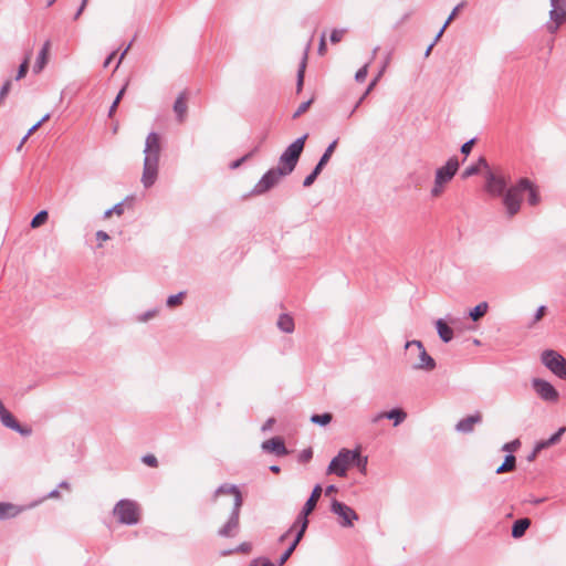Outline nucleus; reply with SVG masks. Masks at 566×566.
<instances>
[{
	"instance_id": "obj_1",
	"label": "nucleus",
	"mask_w": 566,
	"mask_h": 566,
	"mask_svg": "<svg viewBox=\"0 0 566 566\" xmlns=\"http://www.w3.org/2000/svg\"><path fill=\"white\" fill-rule=\"evenodd\" d=\"M509 180L501 171L488 169L485 172L484 190L491 197H503V205L509 217H513L520 211L523 195L526 190H531V180L521 178L520 181L507 187Z\"/></svg>"
},
{
	"instance_id": "obj_2",
	"label": "nucleus",
	"mask_w": 566,
	"mask_h": 566,
	"mask_svg": "<svg viewBox=\"0 0 566 566\" xmlns=\"http://www.w3.org/2000/svg\"><path fill=\"white\" fill-rule=\"evenodd\" d=\"M368 458L361 455L358 448L354 450L342 449L336 457L332 459L327 468V473L336 474L337 476H346L347 468L349 465L356 467L360 473L367 472Z\"/></svg>"
},
{
	"instance_id": "obj_3",
	"label": "nucleus",
	"mask_w": 566,
	"mask_h": 566,
	"mask_svg": "<svg viewBox=\"0 0 566 566\" xmlns=\"http://www.w3.org/2000/svg\"><path fill=\"white\" fill-rule=\"evenodd\" d=\"M307 137L308 134H304L303 136L296 138L284 149V151L279 157V164L276 168L281 170V172H283L285 176H289L294 171L304 150Z\"/></svg>"
},
{
	"instance_id": "obj_4",
	"label": "nucleus",
	"mask_w": 566,
	"mask_h": 566,
	"mask_svg": "<svg viewBox=\"0 0 566 566\" xmlns=\"http://www.w3.org/2000/svg\"><path fill=\"white\" fill-rule=\"evenodd\" d=\"M539 360L555 376L566 380V358L553 349L541 353Z\"/></svg>"
},
{
	"instance_id": "obj_5",
	"label": "nucleus",
	"mask_w": 566,
	"mask_h": 566,
	"mask_svg": "<svg viewBox=\"0 0 566 566\" xmlns=\"http://www.w3.org/2000/svg\"><path fill=\"white\" fill-rule=\"evenodd\" d=\"M113 513L120 524L135 525L139 521L137 505L132 500L118 501L114 506Z\"/></svg>"
},
{
	"instance_id": "obj_6",
	"label": "nucleus",
	"mask_w": 566,
	"mask_h": 566,
	"mask_svg": "<svg viewBox=\"0 0 566 566\" xmlns=\"http://www.w3.org/2000/svg\"><path fill=\"white\" fill-rule=\"evenodd\" d=\"M416 346L419 350L418 360L411 365L413 370L431 371L437 367L436 360L427 353L421 340H408L405 344V349L408 350L410 347Z\"/></svg>"
},
{
	"instance_id": "obj_7",
	"label": "nucleus",
	"mask_w": 566,
	"mask_h": 566,
	"mask_svg": "<svg viewBox=\"0 0 566 566\" xmlns=\"http://www.w3.org/2000/svg\"><path fill=\"white\" fill-rule=\"evenodd\" d=\"M321 495H322V486H321V484H316L313 488V490L311 492V495L307 499V501L305 502L302 511L297 515V517H296V520L294 522V526H298L300 525L301 530L306 531V528L308 526V518H307V516L316 507V504H317Z\"/></svg>"
},
{
	"instance_id": "obj_8",
	"label": "nucleus",
	"mask_w": 566,
	"mask_h": 566,
	"mask_svg": "<svg viewBox=\"0 0 566 566\" xmlns=\"http://www.w3.org/2000/svg\"><path fill=\"white\" fill-rule=\"evenodd\" d=\"M533 390L545 402L555 405L559 401V392L547 380L533 379Z\"/></svg>"
},
{
	"instance_id": "obj_9",
	"label": "nucleus",
	"mask_w": 566,
	"mask_h": 566,
	"mask_svg": "<svg viewBox=\"0 0 566 566\" xmlns=\"http://www.w3.org/2000/svg\"><path fill=\"white\" fill-rule=\"evenodd\" d=\"M551 21L547 29L551 33H554L566 21V0H551Z\"/></svg>"
},
{
	"instance_id": "obj_10",
	"label": "nucleus",
	"mask_w": 566,
	"mask_h": 566,
	"mask_svg": "<svg viewBox=\"0 0 566 566\" xmlns=\"http://www.w3.org/2000/svg\"><path fill=\"white\" fill-rule=\"evenodd\" d=\"M282 177H285L281 170L276 167L268 170L259 180V182L254 186L252 193L253 195H263L272 189Z\"/></svg>"
},
{
	"instance_id": "obj_11",
	"label": "nucleus",
	"mask_w": 566,
	"mask_h": 566,
	"mask_svg": "<svg viewBox=\"0 0 566 566\" xmlns=\"http://www.w3.org/2000/svg\"><path fill=\"white\" fill-rule=\"evenodd\" d=\"M331 512L342 517L343 527H352L354 521L358 520V514L350 506L337 500L332 501Z\"/></svg>"
},
{
	"instance_id": "obj_12",
	"label": "nucleus",
	"mask_w": 566,
	"mask_h": 566,
	"mask_svg": "<svg viewBox=\"0 0 566 566\" xmlns=\"http://www.w3.org/2000/svg\"><path fill=\"white\" fill-rule=\"evenodd\" d=\"M240 502L238 501L235 505L232 506L230 516L227 523L218 531V535L221 537H233L237 535L239 531V518L241 511Z\"/></svg>"
},
{
	"instance_id": "obj_13",
	"label": "nucleus",
	"mask_w": 566,
	"mask_h": 566,
	"mask_svg": "<svg viewBox=\"0 0 566 566\" xmlns=\"http://www.w3.org/2000/svg\"><path fill=\"white\" fill-rule=\"evenodd\" d=\"M459 169V160L455 156L448 159L444 166L436 171L437 184H448L455 176Z\"/></svg>"
},
{
	"instance_id": "obj_14",
	"label": "nucleus",
	"mask_w": 566,
	"mask_h": 566,
	"mask_svg": "<svg viewBox=\"0 0 566 566\" xmlns=\"http://www.w3.org/2000/svg\"><path fill=\"white\" fill-rule=\"evenodd\" d=\"M158 164L157 159L144 158L142 182L145 188H149L155 184L158 175Z\"/></svg>"
},
{
	"instance_id": "obj_15",
	"label": "nucleus",
	"mask_w": 566,
	"mask_h": 566,
	"mask_svg": "<svg viewBox=\"0 0 566 566\" xmlns=\"http://www.w3.org/2000/svg\"><path fill=\"white\" fill-rule=\"evenodd\" d=\"M160 149L159 135L155 132L149 133L145 143V158L157 159V161H159Z\"/></svg>"
},
{
	"instance_id": "obj_16",
	"label": "nucleus",
	"mask_w": 566,
	"mask_h": 566,
	"mask_svg": "<svg viewBox=\"0 0 566 566\" xmlns=\"http://www.w3.org/2000/svg\"><path fill=\"white\" fill-rule=\"evenodd\" d=\"M261 448L264 452L273 453L277 457H284L289 453L284 440L281 437H273L262 442Z\"/></svg>"
},
{
	"instance_id": "obj_17",
	"label": "nucleus",
	"mask_w": 566,
	"mask_h": 566,
	"mask_svg": "<svg viewBox=\"0 0 566 566\" xmlns=\"http://www.w3.org/2000/svg\"><path fill=\"white\" fill-rule=\"evenodd\" d=\"M222 494L233 495V505L237 504L238 500L240 502V506L243 505L242 493L235 484L223 483L219 485L212 495V501L216 502L217 497Z\"/></svg>"
},
{
	"instance_id": "obj_18",
	"label": "nucleus",
	"mask_w": 566,
	"mask_h": 566,
	"mask_svg": "<svg viewBox=\"0 0 566 566\" xmlns=\"http://www.w3.org/2000/svg\"><path fill=\"white\" fill-rule=\"evenodd\" d=\"M482 422V415L476 411L473 415H470L455 424V430L460 433H471L474 430V426Z\"/></svg>"
},
{
	"instance_id": "obj_19",
	"label": "nucleus",
	"mask_w": 566,
	"mask_h": 566,
	"mask_svg": "<svg viewBox=\"0 0 566 566\" xmlns=\"http://www.w3.org/2000/svg\"><path fill=\"white\" fill-rule=\"evenodd\" d=\"M50 46H51L50 41H45L42 49L40 50L36 61L33 65V72L35 74L40 73L44 69L45 64L48 63Z\"/></svg>"
},
{
	"instance_id": "obj_20",
	"label": "nucleus",
	"mask_w": 566,
	"mask_h": 566,
	"mask_svg": "<svg viewBox=\"0 0 566 566\" xmlns=\"http://www.w3.org/2000/svg\"><path fill=\"white\" fill-rule=\"evenodd\" d=\"M566 431L565 427H562L556 433H554L548 440L539 441L535 444L533 449V459L535 458L536 453L542 451L545 448H548L553 444H556L559 440L563 433Z\"/></svg>"
},
{
	"instance_id": "obj_21",
	"label": "nucleus",
	"mask_w": 566,
	"mask_h": 566,
	"mask_svg": "<svg viewBox=\"0 0 566 566\" xmlns=\"http://www.w3.org/2000/svg\"><path fill=\"white\" fill-rule=\"evenodd\" d=\"M436 328L440 339L443 343H449L453 338V329L442 318L436 321Z\"/></svg>"
},
{
	"instance_id": "obj_22",
	"label": "nucleus",
	"mask_w": 566,
	"mask_h": 566,
	"mask_svg": "<svg viewBox=\"0 0 566 566\" xmlns=\"http://www.w3.org/2000/svg\"><path fill=\"white\" fill-rule=\"evenodd\" d=\"M174 112L176 113L177 120L182 123L187 115L186 93L181 92L174 103Z\"/></svg>"
},
{
	"instance_id": "obj_23",
	"label": "nucleus",
	"mask_w": 566,
	"mask_h": 566,
	"mask_svg": "<svg viewBox=\"0 0 566 566\" xmlns=\"http://www.w3.org/2000/svg\"><path fill=\"white\" fill-rule=\"evenodd\" d=\"M304 534H305V531H303L301 528H298L296 531L294 541L290 544V546L285 549V552L281 555V557L279 559V565L280 566L284 565L286 563V560L291 557V555L295 551L296 546L298 545V543L303 538Z\"/></svg>"
},
{
	"instance_id": "obj_24",
	"label": "nucleus",
	"mask_w": 566,
	"mask_h": 566,
	"mask_svg": "<svg viewBox=\"0 0 566 566\" xmlns=\"http://www.w3.org/2000/svg\"><path fill=\"white\" fill-rule=\"evenodd\" d=\"M530 526H531V518L523 517V518L516 520L512 526V537L521 538L526 533V531L528 530Z\"/></svg>"
},
{
	"instance_id": "obj_25",
	"label": "nucleus",
	"mask_w": 566,
	"mask_h": 566,
	"mask_svg": "<svg viewBox=\"0 0 566 566\" xmlns=\"http://www.w3.org/2000/svg\"><path fill=\"white\" fill-rule=\"evenodd\" d=\"M481 169H490L489 164L484 157H480L478 161L464 169L462 172V178H469L471 176L478 175Z\"/></svg>"
},
{
	"instance_id": "obj_26",
	"label": "nucleus",
	"mask_w": 566,
	"mask_h": 566,
	"mask_svg": "<svg viewBox=\"0 0 566 566\" xmlns=\"http://www.w3.org/2000/svg\"><path fill=\"white\" fill-rule=\"evenodd\" d=\"M21 510L8 502H0V520L15 517Z\"/></svg>"
},
{
	"instance_id": "obj_27",
	"label": "nucleus",
	"mask_w": 566,
	"mask_h": 566,
	"mask_svg": "<svg viewBox=\"0 0 566 566\" xmlns=\"http://www.w3.org/2000/svg\"><path fill=\"white\" fill-rule=\"evenodd\" d=\"M386 419L394 420V426L397 427L407 418V412L401 408H394L385 411Z\"/></svg>"
},
{
	"instance_id": "obj_28",
	"label": "nucleus",
	"mask_w": 566,
	"mask_h": 566,
	"mask_svg": "<svg viewBox=\"0 0 566 566\" xmlns=\"http://www.w3.org/2000/svg\"><path fill=\"white\" fill-rule=\"evenodd\" d=\"M277 327L284 333H292L294 331V319L289 314H281L277 319Z\"/></svg>"
},
{
	"instance_id": "obj_29",
	"label": "nucleus",
	"mask_w": 566,
	"mask_h": 566,
	"mask_svg": "<svg viewBox=\"0 0 566 566\" xmlns=\"http://www.w3.org/2000/svg\"><path fill=\"white\" fill-rule=\"evenodd\" d=\"M488 310H489V304L486 302H481L476 306H474L473 308H471L469 311V317L472 321L476 322L486 314Z\"/></svg>"
},
{
	"instance_id": "obj_30",
	"label": "nucleus",
	"mask_w": 566,
	"mask_h": 566,
	"mask_svg": "<svg viewBox=\"0 0 566 566\" xmlns=\"http://www.w3.org/2000/svg\"><path fill=\"white\" fill-rule=\"evenodd\" d=\"M332 419H333L332 413L324 412V413H321V415H318V413L312 415L310 420H311V422H313L315 424L324 427V426L329 424Z\"/></svg>"
},
{
	"instance_id": "obj_31",
	"label": "nucleus",
	"mask_w": 566,
	"mask_h": 566,
	"mask_svg": "<svg viewBox=\"0 0 566 566\" xmlns=\"http://www.w3.org/2000/svg\"><path fill=\"white\" fill-rule=\"evenodd\" d=\"M337 143H338V139H335L333 140L328 146L327 148L325 149V151L323 153L322 157L319 158L318 163L321 166L325 167L326 164L329 161L336 146H337Z\"/></svg>"
},
{
	"instance_id": "obj_32",
	"label": "nucleus",
	"mask_w": 566,
	"mask_h": 566,
	"mask_svg": "<svg viewBox=\"0 0 566 566\" xmlns=\"http://www.w3.org/2000/svg\"><path fill=\"white\" fill-rule=\"evenodd\" d=\"M306 60H307V55L305 53L303 59H302V61H301V63H300L298 70H297V81H296V91H297V93L301 92V90L303 87L304 73H305V67H306Z\"/></svg>"
},
{
	"instance_id": "obj_33",
	"label": "nucleus",
	"mask_w": 566,
	"mask_h": 566,
	"mask_svg": "<svg viewBox=\"0 0 566 566\" xmlns=\"http://www.w3.org/2000/svg\"><path fill=\"white\" fill-rule=\"evenodd\" d=\"M323 168H324L323 166H321L319 164H316V166L314 167L312 172L305 177V179L303 181V186L304 187L312 186L314 184V181L316 180V178L318 177V175L322 172Z\"/></svg>"
},
{
	"instance_id": "obj_34",
	"label": "nucleus",
	"mask_w": 566,
	"mask_h": 566,
	"mask_svg": "<svg viewBox=\"0 0 566 566\" xmlns=\"http://www.w3.org/2000/svg\"><path fill=\"white\" fill-rule=\"evenodd\" d=\"M389 60H390V54H388L378 72V74L376 75V77L369 83L368 87L366 88V94H369L370 91L375 87V85L377 84V82L379 81V78L382 76L388 63H389Z\"/></svg>"
},
{
	"instance_id": "obj_35",
	"label": "nucleus",
	"mask_w": 566,
	"mask_h": 566,
	"mask_svg": "<svg viewBox=\"0 0 566 566\" xmlns=\"http://www.w3.org/2000/svg\"><path fill=\"white\" fill-rule=\"evenodd\" d=\"M48 218H49V213H48V211H46V210H41V211H39V212H38V213L32 218L30 226H31L32 228H38V227L42 226L43 223H45V222H46V220H48Z\"/></svg>"
},
{
	"instance_id": "obj_36",
	"label": "nucleus",
	"mask_w": 566,
	"mask_h": 566,
	"mask_svg": "<svg viewBox=\"0 0 566 566\" xmlns=\"http://www.w3.org/2000/svg\"><path fill=\"white\" fill-rule=\"evenodd\" d=\"M1 420V423L9 428V429H13L14 427L19 428V421L13 417V415L11 412H8L7 415H4L3 417L0 418Z\"/></svg>"
},
{
	"instance_id": "obj_37",
	"label": "nucleus",
	"mask_w": 566,
	"mask_h": 566,
	"mask_svg": "<svg viewBox=\"0 0 566 566\" xmlns=\"http://www.w3.org/2000/svg\"><path fill=\"white\" fill-rule=\"evenodd\" d=\"M127 85H128V82H126V84L120 88V91L118 92L116 98L114 99L113 104L111 105L109 111H108V116L109 117H112L113 114L115 113V111H116L120 99L123 98V96L125 94Z\"/></svg>"
},
{
	"instance_id": "obj_38",
	"label": "nucleus",
	"mask_w": 566,
	"mask_h": 566,
	"mask_svg": "<svg viewBox=\"0 0 566 566\" xmlns=\"http://www.w3.org/2000/svg\"><path fill=\"white\" fill-rule=\"evenodd\" d=\"M258 151H259V146H255V147H254L250 153H248V154H247V155H244L243 157H241V158H239V159H237V160L232 161V163L230 164V167H231L232 169H235V168L240 167L242 163H244L245 160H248L249 158H251V157H252L255 153H258Z\"/></svg>"
},
{
	"instance_id": "obj_39",
	"label": "nucleus",
	"mask_w": 566,
	"mask_h": 566,
	"mask_svg": "<svg viewBox=\"0 0 566 566\" xmlns=\"http://www.w3.org/2000/svg\"><path fill=\"white\" fill-rule=\"evenodd\" d=\"M184 295H185V293L180 292L178 294L168 296V298L166 301L167 306L175 307V306L179 305L182 301Z\"/></svg>"
},
{
	"instance_id": "obj_40",
	"label": "nucleus",
	"mask_w": 566,
	"mask_h": 566,
	"mask_svg": "<svg viewBox=\"0 0 566 566\" xmlns=\"http://www.w3.org/2000/svg\"><path fill=\"white\" fill-rule=\"evenodd\" d=\"M312 458H313V450H312V448H307L300 452L297 460L300 463H307L312 460Z\"/></svg>"
},
{
	"instance_id": "obj_41",
	"label": "nucleus",
	"mask_w": 566,
	"mask_h": 566,
	"mask_svg": "<svg viewBox=\"0 0 566 566\" xmlns=\"http://www.w3.org/2000/svg\"><path fill=\"white\" fill-rule=\"evenodd\" d=\"M123 212H124V205H123V202H118L113 208H111L104 212V218L111 217L112 213H116V214L120 216V214H123Z\"/></svg>"
},
{
	"instance_id": "obj_42",
	"label": "nucleus",
	"mask_w": 566,
	"mask_h": 566,
	"mask_svg": "<svg viewBox=\"0 0 566 566\" xmlns=\"http://www.w3.org/2000/svg\"><path fill=\"white\" fill-rule=\"evenodd\" d=\"M29 69V57H25L18 69L15 80H21L25 76Z\"/></svg>"
},
{
	"instance_id": "obj_43",
	"label": "nucleus",
	"mask_w": 566,
	"mask_h": 566,
	"mask_svg": "<svg viewBox=\"0 0 566 566\" xmlns=\"http://www.w3.org/2000/svg\"><path fill=\"white\" fill-rule=\"evenodd\" d=\"M312 102H313V99H308V101L301 103L298 105L297 109L295 111V113L293 114V118H297L303 113H305L308 109V107L311 106Z\"/></svg>"
},
{
	"instance_id": "obj_44",
	"label": "nucleus",
	"mask_w": 566,
	"mask_h": 566,
	"mask_svg": "<svg viewBox=\"0 0 566 566\" xmlns=\"http://www.w3.org/2000/svg\"><path fill=\"white\" fill-rule=\"evenodd\" d=\"M368 66H369V63H366L364 66H361L355 74V80L357 82H363L365 81L367 74H368Z\"/></svg>"
},
{
	"instance_id": "obj_45",
	"label": "nucleus",
	"mask_w": 566,
	"mask_h": 566,
	"mask_svg": "<svg viewBox=\"0 0 566 566\" xmlns=\"http://www.w3.org/2000/svg\"><path fill=\"white\" fill-rule=\"evenodd\" d=\"M344 34H345V30L334 29L331 33V42H333V43L340 42Z\"/></svg>"
},
{
	"instance_id": "obj_46",
	"label": "nucleus",
	"mask_w": 566,
	"mask_h": 566,
	"mask_svg": "<svg viewBox=\"0 0 566 566\" xmlns=\"http://www.w3.org/2000/svg\"><path fill=\"white\" fill-rule=\"evenodd\" d=\"M475 143V138H471L470 140L465 142L462 146H461V149L460 151L464 155V156H468L471 150H472V147Z\"/></svg>"
},
{
	"instance_id": "obj_47",
	"label": "nucleus",
	"mask_w": 566,
	"mask_h": 566,
	"mask_svg": "<svg viewBox=\"0 0 566 566\" xmlns=\"http://www.w3.org/2000/svg\"><path fill=\"white\" fill-rule=\"evenodd\" d=\"M465 6V2L462 1L460 2L453 10L452 12L450 13V15L448 17L447 21L444 22L446 25H449L451 23V21L455 18L457 13Z\"/></svg>"
},
{
	"instance_id": "obj_48",
	"label": "nucleus",
	"mask_w": 566,
	"mask_h": 566,
	"mask_svg": "<svg viewBox=\"0 0 566 566\" xmlns=\"http://www.w3.org/2000/svg\"><path fill=\"white\" fill-rule=\"evenodd\" d=\"M518 447H520V440H514V441H511L509 443H505L502 447V450L503 451H507L509 453L512 454V452L515 451Z\"/></svg>"
},
{
	"instance_id": "obj_49",
	"label": "nucleus",
	"mask_w": 566,
	"mask_h": 566,
	"mask_svg": "<svg viewBox=\"0 0 566 566\" xmlns=\"http://www.w3.org/2000/svg\"><path fill=\"white\" fill-rule=\"evenodd\" d=\"M502 463H504V465L514 470L516 467V459L513 454L509 453L505 455L504 461Z\"/></svg>"
},
{
	"instance_id": "obj_50",
	"label": "nucleus",
	"mask_w": 566,
	"mask_h": 566,
	"mask_svg": "<svg viewBox=\"0 0 566 566\" xmlns=\"http://www.w3.org/2000/svg\"><path fill=\"white\" fill-rule=\"evenodd\" d=\"M13 431L20 433L22 437H29L32 433V429L30 427H23L19 423V428L14 427Z\"/></svg>"
},
{
	"instance_id": "obj_51",
	"label": "nucleus",
	"mask_w": 566,
	"mask_h": 566,
	"mask_svg": "<svg viewBox=\"0 0 566 566\" xmlns=\"http://www.w3.org/2000/svg\"><path fill=\"white\" fill-rule=\"evenodd\" d=\"M446 184H437V179L434 178V186L431 189V196L432 197H439L442 191Z\"/></svg>"
},
{
	"instance_id": "obj_52",
	"label": "nucleus",
	"mask_w": 566,
	"mask_h": 566,
	"mask_svg": "<svg viewBox=\"0 0 566 566\" xmlns=\"http://www.w3.org/2000/svg\"><path fill=\"white\" fill-rule=\"evenodd\" d=\"M251 548H252V545L250 543L243 542L239 546H237L234 552L248 554V553H250Z\"/></svg>"
},
{
	"instance_id": "obj_53",
	"label": "nucleus",
	"mask_w": 566,
	"mask_h": 566,
	"mask_svg": "<svg viewBox=\"0 0 566 566\" xmlns=\"http://www.w3.org/2000/svg\"><path fill=\"white\" fill-rule=\"evenodd\" d=\"M250 566H275V565L266 558H256L250 564Z\"/></svg>"
},
{
	"instance_id": "obj_54",
	"label": "nucleus",
	"mask_w": 566,
	"mask_h": 566,
	"mask_svg": "<svg viewBox=\"0 0 566 566\" xmlns=\"http://www.w3.org/2000/svg\"><path fill=\"white\" fill-rule=\"evenodd\" d=\"M144 463H146L149 467L156 468L158 464V461L155 455L147 454L143 458Z\"/></svg>"
},
{
	"instance_id": "obj_55",
	"label": "nucleus",
	"mask_w": 566,
	"mask_h": 566,
	"mask_svg": "<svg viewBox=\"0 0 566 566\" xmlns=\"http://www.w3.org/2000/svg\"><path fill=\"white\" fill-rule=\"evenodd\" d=\"M546 314V306H541L537 308L534 317H533V322H538L541 321Z\"/></svg>"
},
{
	"instance_id": "obj_56",
	"label": "nucleus",
	"mask_w": 566,
	"mask_h": 566,
	"mask_svg": "<svg viewBox=\"0 0 566 566\" xmlns=\"http://www.w3.org/2000/svg\"><path fill=\"white\" fill-rule=\"evenodd\" d=\"M87 2H88V0H82L78 9L76 10V12L73 17L74 20H77L81 17V14L83 13V11L85 10V8L87 6Z\"/></svg>"
},
{
	"instance_id": "obj_57",
	"label": "nucleus",
	"mask_w": 566,
	"mask_h": 566,
	"mask_svg": "<svg viewBox=\"0 0 566 566\" xmlns=\"http://www.w3.org/2000/svg\"><path fill=\"white\" fill-rule=\"evenodd\" d=\"M298 528H300V525L294 526V524H293L284 534H282L280 536L279 542H281V543L284 542L294 530H298Z\"/></svg>"
},
{
	"instance_id": "obj_58",
	"label": "nucleus",
	"mask_w": 566,
	"mask_h": 566,
	"mask_svg": "<svg viewBox=\"0 0 566 566\" xmlns=\"http://www.w3.org/2000/svg\"><path fill=\"white\" fill-rule=\"evenodd\" d=\"M386 419L385 411L378 412L370 418L371 423H378L380 420Z\"/></svg>"
},
{
	"instance_id": "obj_59",
	"label": "nucleus",
	"mask_w": 566,
	"mask_h": 566,
	"mask_svg": "<svg viewBox=\"0 0 566 566\" xmlns=\"http://www.w3.org/2000/svg\"><path fill=\"white\" fill-rule=\"evenodd\" d=\"M96 239H97L98 241H107V240L109 239V235H108L105 231H103V230H98V231L96 232Z\"/></svg>"
},
{
	"instance_id": "obj_60",
	"label": "nucleus",
	"mask_w": 566,
	"mask_h": 566,
	"mask_svg": "<svg viewBox=\"0 0 566 566\" xmlns=\"http://www.w3.org/2000/svg\"><path fill=\"white\" fill-rule=\"evenodd\" d=\"M275 422L274 418H269L262 426V431H268L272 428L273 423Z\"/></svg>"
},
{
	"instance_id": "obj_61",
	"label": "nucleus",
	"mask_w": 566,
	"mask_h": 566,
	"mask_svg": "<svg viewBox=\"0 0 566 566\" xmlns=\"http://www.w3.org/2000/svg\"><path fill=\"white\" fill-rule=\"evenodd\" d=\"M368 94H366V92L360 96V98L357 101V103L355 104V106L353 107L352 112L349 113V116H352L356 111L357 108L360 106V104L363 103V101L365 99V97L367 96Z\"/></svg>"
},
{
	"instance_id": "obj_62",
	"label": "nucleus",
	"mask_w": 566,
	"mask_h": 566,
	"mask_svg": "<svg viewBox=\"0 0 566 566\" xmlns=\"http://www.w3.org/2000/svg\"><path fill=\"white\" fill-rule=\"evenodd\" d=\"M510 471H513L511 468L504 465V463H502L496 470H495V473L496 474H501V473H504V472H510Z\"/></svg>"
},
{
	"instance_id": "obj_63",
	"label": "nucleus",
	"mask_w": 566,
	"mask_h": 566,
	"mask_svg": "<svg viewBox=\"0 0 566 566\" xmlns=\"http://www.w3.org/2000/svg\"><path fill=\"white\" fill-rule=\"evenodd\" d=\"M115 55H116V52H115V51H114V52H112V53H111V54L105 59V61H104V63H103V66H104V67H107V66L111 64V62L113 61V59L115 57Z\"/></svg>"
},
{
	"instance_id": "obj_64",
	"label": "nucleus",
	"mask_w": 566,
	"mask_h": 566,
	"mask_svg": "<svg viewBox=\"0 0 566 566\" xmlns=\"http://www.w3.org/2000/svg\"><path fill=\"white\" fill-rule=\"evenodd\" d=\"M156 313H157V311H155V310H154V311H147V312L143 315L142 321H147V319H149V318L154 317V316L156 315Z\"/></svg>"
}]
</instances>
